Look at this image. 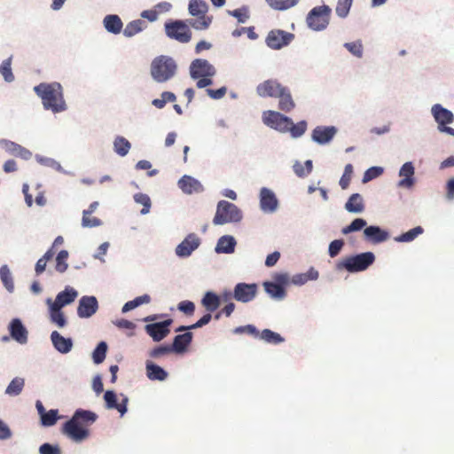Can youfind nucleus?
I'll return each instance as SVG.
<instances>
[{
	"label": "nucleus",
	"mask_w": 454,
	"mask_h": 454,
	"mask_svg": "<svg viewBox=\"0 0 454 454\" xmlns=\"http://www.w3.org/2000/svg\"><path fill=\"white\" fill-rule=\"evenodd\" d=\"M353 175L352 164H347L344 168V173L340 179V187L345 190L348 187Z\"/></svg>",
	"instance_id": "54"
},
{
	"label": "nucleus",
	"mask_w": 454,
	"mask_h": 454,
	"mask_svg": "<svg viewBox=\"0 0 454 454\" xmlns=\"http://www.w3.org/2000/svg\"><path fill=\"white\" fill-rule=\"evenodd\" d=\"M51 321L58 327L63 328L67 325V319L61 309H56V307L49 306Z\"/></svg>",
	"instance_id": "38"
},
{
	"label": "nucleus",
	"mask_w": 454,
	"mask_h": 454,
	"mask_svg": "<svg viewBox=\"0 0 454 454\" xmlns=\"http://www.w3.org/2000/svg\"><path fill=\"white\" fill-rule=\"evenodd\" d=\"M220 303V297L213 292H207L201 300V304L208 312H213L217 309Z\"/></svg>",
	"instance_id": "33"
},
{
	"label": "nucleus",
	"mask_w": 454,
	"mask_h": 454,
	"mask_svg": "<svg viewBox=\"0 0 454 454\" xmlns=\"http://www.w3.org/2000/svg\"><path fill=\"white\" fill-rule=\"evenodd\" d=\"M263 286L266 293L274 299L281 300L286 296V290L279 284H276L275 282H264Z\"/></svg>",
	"instance_id": "35"
},
{
	"label": "nucleus",
	"mask_w": 454,
	"mask_h": 454,
	"mask_svg": "<svg viewBox=\"0 0 454 454\" xmlns=\"http://www.w3.org/2000/svg\"><path fill=\"white\" fill-rule=\"evenodd\" d=\"M275 10H286L297 4L298 0H265Z\"/></svg>",
	"instance_id": "46"
},
{
	"label": "nucleus",
	"mask_w": 454,
	"mask_h": 454,
	"mask_svg": "<svg viewBox=\"0 0 454 454\" xmlns=\"http://www.w3.org/2000/svg\"><path fill=\"white\" fill-rule=\"evenodd\" d=\"M276 98H278V109L283 112L289 113L295 107V103L287 87H285Z\"/></svg>",
	"instance_id": "29"
},
{
	"label": "nucleus",
	"mask_w": 454,
	"mask_h": 454,
	"mask_svg": "<svg viewBox=\"0 0 454 454\" xmlns=\"http://www.w3.org/2000/svg\"><path fill=\"white\" fill-rule=\"evenodd\" d=\"M189 13L198 17L197 20L191 22V26L197 30L208 28L212 23V17L207 16L208 5L204 0H190L188 5Z\"/></svg>",
	"instance_id": "6"
},
{
	"label": "nucleus",
	"mask_w": 454,
	"mask_h": 454,
	"mask_svg": "<svg viewBox=\"0 0 454 454\" xmlns=\"http://www.w3.org/2000/svg\"><path fill=\"white\" fill-rule=\"evenodd\" d=\"M134 200L137 203L143 205V208L140 210L142 215L149 213L151 208V200L148 195L145 193H137L134 196Z\"/></svg>",
	"instance_id": "52"
},
{
	"label": "nucleus",
	"mask_w": 454,
	"mask_h": 454,
	"mask_svg": "<svg viewBox=\"0 0 454 454\" xmlns=\"http://www.w3.org/2000/svg\"><path fill=\"white\" fill-rule=\"evenodd\" d=\"M235 333H248L255 337L259 336V331L253 325H247L244 326H239L234 330Z\"/></svg>",
	"instance_id": "64"
},
{
	"label": "nucleus",
	"mask_w": 454,
	"mask_h": 454,
	"mask_svg": "<svg viewBox=\"0 0 454 454\" xmlns=\"http://www.w3.org/2000/svg\"><path fill=\"white\" fill-rule=\"evenodd\" d=\"M51 340L54 348L62 354L68 353L73 348V341L70 338L63 337L59 332L53 331Z\"/></svg>",
	"instance_id": "26"
},
{
	"label": "nucleus",
	"mask_w": 454,
	"mask_h": 454,
	"mask_svg": "<svg viewBox=\"0 0 454 454\" xmlns=\"http://www.w3.org/2000/svg\"><path fill=\"white\" fill-rule=\"evenodd\" d=\"M5 145L6 148L14 155L20 156L25 160H27L31 157V153L27 149L22 147L21 145L14 142H5Z\"/></svg>",
	"instance_id": "40"
},
{
	"label": "nucleus",
	"mask_w": 454,
	"mask_h": 454,
	"mask_svg": "<svg viewBox=\"0 0 454 454\" xmlns=\"http://www.w3.org/2000/svg\"><path fill=\"white\" fill-rule=\"evenodd\" d=\"M178 186L186 194L203 191L202 184L197 179L186 175L178 181Z\"/></svg>",
	"instance_id": "25"
},
{
	"label": "nucleus",
	"mask_w": 454,
	"mask_h": 454,
	"mask_svg": "<svg viewBox=\"0 0 454 454\" xmlns=\"http://www.w3.org/2000/svg\"><path fill=\"white\" fill-rule=\"evenodd\" d=\"M306 129L307 122L305 121H301L296 124H294L292 121V124L290 125V129H288V131L291 132L292 137H299L305 133Z\"/></svg>",
	"instance_id": "55"
},
{
	"label": "nucleus",
	"mask_w": 454,
	"mask_h": 454,
	"mask_svg": "<svg viewBox=\"0 0 454 454\" xmlns=\"http://www.w3.org/2000/svg\"><path fill=\"white\" fill-rule=\"evenodd\" d=\"M107 345L105 341H101L98 344L97 348L92 353V359L95 364H101L106 356Z\"/></svg>",
	"instance_id": "44"
},
{
	"label": "nucleus",
	"mask_w": 454,
	"mask_h": 454,
	"mask_svg": "<svg viewBox=\"0 0 454 454\" xmlns=\"http://www.w3.org/2000/svg\"><path fill=\"white\" fill-rule=\"evenodd\" d=\"M344 246V241L342 239H335L332 241L329 245L328 253L330 257H336L340 252L341 251Z\"/></svg>",
	"instance_id": "60"
},
{
	"label": "nucleus",
	"mask_w": 454,
	"mask_h": 454,
	"mask_svg": "<svg viewBox=\"0 0 454 454\" xmlns=\"http://www.w3.org/2000/svg\"><path fill=\"white\" fill-rule=\"evenodd\" d=\"M260 205L263 211H274L278 207V200L275 194L267 188H262L260 192Z\"/></svg>",
	"instance_id": "24"
},
{
	"label": "nucleus",
	"mask_w": 454,
	"mask_h": 454,
	"mask_svg": "<svg viewBox=\"0 0 454 454\" xmlns=\"http://www.w3.org/2000/svg\"><path fill=\"white\" fill-rule=\"evenodd\" d=\"M258 292V286L254 283H239L233 290V298L240 302L247 303L253 301Z\"/></svg>",
	"instance_id": "12"
},
{
	"label": "nucleus",
	"mask_w": 454,
	"mask_h": 454,
	"mask_svg": "<svg viewBox=\"0 0 454 454\" xmlns=\"http://www.w3.org/2000/svg\"><path fill=\"white\" fill-rule=\"evenodd\" d=\"M345 208L350 213H362L364 210L363 197L359 193H353L346 202Z\"/></svg>",
	"instance_id": "31"
},
{
	"label": "nucleus",
	"mask_w": 454,
	"mask_h": 454,
	"mask_svg": "<svg viewBox=\"0 0 454 454\" xmlns=\"http://www.w3.org/2000/svg\"><path fill=\"white\" fill-rule=\"evenodd\" d=\"M0 74L7 82L14 80V75L12 71V57L4 59L0 66Z\"/></svg>",
	"instance_id": "45"
},
{
	"label": "nucleus",
	"mask_w": 454,
	"mask_h": 454,
	"mask_svg": "<svg viewBox=\"0 0 454 454\" xmlns=\"http://www.w3.org/2000/svg\"><path fill=\"white\" fill-rule=\"evenodd\" d=\"M399 176L403 178L398 182V186L408 189L411 188L414 185V167L412 163H404L399 171Z\"/></svg>",
	"instance_id": "23"
},
{
	"label": "nucleus",
	"mask_w": 454,
	"mask_h": 454,
	"mask_svg": "<svg viewBox=\"0 0 454 454\" xmlns=\"http://www.w3.org/2000/svg\"><path fill=\"white\" fill-rule=\"evenodd\" d=\"M173 352V348L168 345L159 346L152 349L149 353V356L152 358H159L160 356H166Z\"/></svg>",
	"instance_id": "57"
},
{
	"label": "nucleus",
	"mask_w": 454,
	"mask_h": 454,
	"mask_svg": "<svg viewBox=\"0 0 454 454\" xmlns=\"http://www.w3.org/2000/svg\"><path fill=\"white\" fill-rule=\"evenodd\" d=\"M35 92L42 98V103L46 110L53 113L63 112L67 105L63 96V89L60 83L42 82L34 88Z\"/></svg>",
	"instance_id": "2"
},
{
	"label": "nucleus",
	"mask_w": 454,
	"mask_h": 454,
	"mask_svg": "<svg viewBox=\"0 0 454 454\" xmlns=\"http://www.w3.org/2000/svg\"><path fill=\"white\" fill-rule=\"evenodd\" d=\"M259 336L262 340L269 343L278 344L284 341V338L278 333H275L270 329H264L262 333H259Z\"/></svg>",
	"instance_id": "42"
},
{
	"label": "nucleus",
	"mask_w": 454,
	"mask_h": 454,
	"mask_svg": "<svg viewBox=\"0 0 454 454\" xmlns=\"http://www.w3.org/2000/svg\"><path fill=\"white\" fill-rule=\"evenodd\" d=\"M331 8L327 5L314 7L308 14L306 21L309 28L321 31L329 24Z\"/></svg>",
	"instance_id": "7"
},
{
	"label": "nucleus",
	"mask_w": 454,
	"mask_h": 454,
	"mask_svg": "<svg viewBox=\"0 0 454 454\" xmlns=\"http://www.w3.org/2000/svg\"><path fill=\"white\" fill-rule=\"evenodd\" d=\"M40 454H61V450L58 445H51L50 443H43L39 448Z\"/></svg>",
	"instance_id": "63"
},
{
	"label": "nucleus",
	"mask_w": 454,
	"mask_h": 454,
	"mask_svg": "<svg viewBox=\"0 0 454 454\" xmlns=\"http://www.w3.org/2000/svg\"><path fill=\"white\" fill-rule=\"evenodd\" d=\"M54 254H55L54 250L52 248H50L43 255V257H41L37 261V262L35 264V268L36 275H40V274H42L45 270V268H46V265H47V262L51 260L53 258Z\"/></svg>",
	"instance_id": "43"
},
{
	"label": "nucleus",
	"mask_w": 454,
	"mask_h": 454,
	"mask_svg": "<svg viewBox=\"0 0 454 454\" xmlns=\"http://www.w3.org/2000/svg\"><path fill=\"white\" fill-rule=\"evenodd\" d=\"M146 376L151 380L163 381L168 378V372L150 360L145 363Z\"/></svg>",
	"instance_id": "27"
},
{
	"label": "nucleus",
	"mask_w": 454,
	"mask_h": 454,
	"mask_svg": "<svg viewBox=\"0 0 454 454\" xmlns=\"http://www.w3.org/2000/svg\"><path fill=\"white\" fill-rule=\"evenodd\" d=\"M432 114L439 124L438 127L452 123L454 121L453 114L450 110L442 107L440 104L433 106Z\"/></svg>",
	"instance_id": "22"
},
{
	"label": "nucleus",
	"mask_w": 454,
	"mask_h": 454,
	"mask_svg": "<svg viewBox=\"0 0 454 454\" xmlns=\"http://www.w3.org/2000/svg\"><path fill=\"white\" fill-rule=\"evenodd\" d=\"M319 273L314 268H310L305 273H299L293 277L291 282L294 285H304L309 280H316L318 278Z\"/></svg>",
	"instance_id": "34"
},
{
	"label": "nucleus",
	"mask_w": 454,
	"mask_h": 454,
	"mask_svg": "<svg viewBox=\"0 0 454 454\" xmlns=\"http://www.w3.org/2000/svg\"><path fill=\"white\" fill-rule=\"evenodd\" d=\"M241 210L233 203L221 200L217 204L216 212L213 219L215 225H222L228 223H238L242 219Z\"/></svg>",
	"instance_id": "5"
},
{
	"label": "nucleus",
	"mask_w": 454,
	"mask_h": 454,
	"mask_svg": "<svg viewBox=\"0 0 454 454\" xmlns=\"http://www.w3.org/2000/svg\"><path fill=\"white\" fill-rule=\"evenodd\" d=\"M424 232V229L421 226H417L402 235L395 237V240L397 242H411L414 240L419 235Z\"/></svg>",
	"instance_id": "41"
},
{
	"label": "nucleus",
	"mask_w": 454,
	"mask_h": 454,
	"mask_svg": "<svg viewBox=\"0 0 454 454\" xmlns=\"http://www.w3.org/2000/svg\"><path fill=\"white\" fill-rule=\"evenodd\" d=\"M200 246V239L197 235L189 234L176 248L178 256H189Z\"/></svg>",
	"instance_id": "18"
},
{
	"label": "nucleus",
	"mask_w": 454,
	"mask_h": 454,
	"mask_svg": "<svg viewBox=\"0 0 454 454\" xmlns=\"http://www.w3.org/2000/svg\"><path fill=\"white\" fill-rule=\"evenodd\" d=\"M0 277L6 289L12 292L14 288V285L11 271L7 265H3L0 268Z\"/></svg>",
	"instance_id": "48"
},
{
	"label": "nucleus",
	"mask_w": 454,
	"mask_h": 454,
	"mask_svg": "<svg viewBox=\"0 0 454 454\" xmlns=\"http://www.w3.org/2000/svg\"><path fill=\"white\" fill-rule=\"evenodd\" d=\"M263 123L281 132L288 131L292 124V119L279 112L268 110L262 114Z\"/></svg>",
	"instance_id": "9"
},
{
	"label": "nucleus",
	"mask_w": 454,
	"mask_h": 454,
	"mask_svg": "<svg viewBox=\"0 0 454 454\" xmlns=\"http://www.w3.org/2000/svg\"><path fill=\"white\" fill-rule=\"evenodd\" d=\"M172 323L173 320L169 318L162 322L148 324L145 326V331L154 341L159 342L169 334Z\"/></svg>",
	"instance_id": "11"
},
{
	"label": "nucleus",
	"mask_w": 454,
	"mask_h": 454,
	"mask_svg": "<svg viewBox=\"0 0 454 454\" xmlns=\"http://www.w3.org/2000/svg\"><path fill=\"white\" fill-rule=\"evenodd\" d=\"M177 308L187 316H192L195 310V305L191 301H183L179 302Z\"/></svg>",
	"instance_id": "62"
},
{
	"label": "nucleus",
	"mask_w": 454,
	"mask_h": 454,
	"mask_svg": "<svg viewBox=\"0 0 454 454\" xmlns=\"http://www.w3.org/2000/svg\"><path fill=\"white\" fill-rule=\"evenodd\" d=\"M104 27L109 33L117 35L122 30L123 23L116 14H109L104 18Z\"/></svg>",
	"instance_id": "30"
},
{
	"label": "nucleus",
	"mask_w": 454,
	"mask_h": 454,
	"mask_svg": "<svg viewBox=\"0 0 454 454\" xmlns=\"http://www.w3.org/2000/svg\"><path fill=\"white\" fill-rule=\"evenodd\" d=\"M68 258V252L67 250H61L57 257H56V266L55 269L58 272L63 273L68 268V263L67 262Z\"/></svg>",
	"instance_id": "49"
},
{
	"label": "nucleus",
	"mask_w": 454,
	"mask_h": 454,
	"mask_svg": "<svg viewBox=\"0 0 454 454\" xmlns=\"http://www.w3.org/2000/svg\"><path fill=\"white\" fill-rule=\"evenodd\" d=\"M78 293L73 287L67 286L64 291L58 294L54 301L48 298L46 303L49 306L56 307V309H62L64 306L72 303L77 297Z\"/></svg>",
	"instance_id": "15"
},
{
	"label": "nucleus",
	"mask_w": 454,
	"mask_h": 454,
	"mask_svg": "<svg viewBox=\"0 0 454 454\" xmlns=\"http://www.w3.org/2000/svg\"><path fill=\"white\" fill-rule=\"evenodd\" d=\"M294 38V35L292 33L275 29L269 32L266 37V43L270 49L278 50L288 45Z\"/></svg>",
	"instance_id": "10"
},
{
	"label": "nucleus",
	"mask_w": 454,
	"mask_h": 454,
	"mask_svg": "<svg viewBox=\"0 0 454 454\" xmlns=\"http://www.w3.org/2000/svg\"><path fill=\"white\" fill-rule=\"evenodd\" d=\"M104 400L107 409H115L122 416L127 411L128 398L123 397L121 403H117V395L113 390L106 391Z\"/></svg>",
	"instance_id": "21"
},
{
	"label": "nucleus",
	"mask_w": 454,
	"mask_h": 454,
	"mask_svg": "<svg viewBox=\"0 0 454 454\" xmlns=\"http://www.w3.org/2000/svg\"><path fill=\"white\" fill-rule=\"evenodd\" d=\"M101 224V220L91 215L82 213V225L85 228L97 227Z\"/></svg>",
	"instance_id": "58"
},
{
	"label": "nucleus",
	"mask_w": 454,
	"mask_h": 454,
	"mask_svg": "<svg viewBox=\"0 0 454 454\" xmlns=\"http://www.w3.org/2000/svg\"><path fill=\"white\" fill-rule=\"evenodd\" d=\"M383 173V168L380 167H372L368 168L363 176V183H367L378 176H380Z\"/></svg>",
	"instance_id": "59"
},
{
	"label": "nucleus",
	"mask_w": 454,
	"mask_h": 454,
	"mask_svg": "<svg viewBox=\"0 0 454 454\" xmlns=\"http://www.w3.org/2000/svg\"><path fill=\"white\" fill-rule=\"evenodd\" d=\"M344 47L354 56L361 58L363 56V44L361 41L346 43Z\"/></svg>",
	"instance_id": "56"
},
{
	"label": "nucleus",
	"mask_w": 454,
	"mask_h": 454,
	"mask_svg": "<svg viewBox=\"0 0 454 454\" xmlns=\"http://www.w3.org/2000/svg\"><path fill=\"white\" fill-rule=\"evenodd\" d=\"M24 386H25L24 379L16 377L10 382V384L6 387L5 394L12 395V396L18 395L22 392Z\"/></svg>",
	"instance_id": "39"
},
{
	"label": "nucleus",
	"mask_w": 454,
	"mask_h": 454,
	"mask_svg": "<svg viewBox=\"0 0 454 454\" xmlns=\"http://www.w3.org/2000/svg\"><path fill=\"white\" fill-rule=\"evenodd\" d=\"M8 329L11 337L14 340L20 344H26L27 342L28 333L20 319L13 318L10 322Z\"/></svg>",
	"instance_id": "19"
},
{
	"label": "nucleus",
	"mask_w": 454,
	"mask_h": 454,
	"mask_svg": "<svg viewBox=\"0 0 454 454\" xmlns=\"http://www.w3.org/2000/svg\"><path fill=\"white\" fill-rule=\"evenodd\" d=\"M192 340V333L191 332H186L183 334L176 335L170 347L173 348V352L183 353L186 350Z\"/></svg>",
	"instance_id": "28"
},
{
	"label": "nucleus",
	"mask_w": 454,
	"mask_h": 454,
	"mask_svg": "<svg viewBox=\"0 0 454 454\" xmlns=\"http://www.w3.org/2000/svg\"><path fill=\"white\" fill-rule=\"evenodd\" d=\"M58 419V410H50L41 417V423L43 427H51L56 424Z\"/></svg>",
	"instance_id": "53"
},
{
	"label": "nucleus",
	"mask_w": 454,
	"mask_h": 454,
	"mask_svg": "<svg viewBox=\"0 0 454 454\" xmlns=\"http://www.w3.org/2000/svg\"><path fill=\"white\" fill-rule=\"evenodd\" d=\"M190 74L193 79L212 77L215 74V69L207 60L197 59L191 64Z\"/></svg>",
	"instance_id": "13"
},
{
	"label": "nucleus",
	"mask_w": 454,
	"mask_h": 454,
	"mask_svg": "<svg viewBox=\"0 0 454 454\" xmlns=\"http://www.w3.org/2000/svg\"><path fill=\"white\" fill-rule=\"evenodd\" d=\"M130 147V143L123 137L119 136L114 141V150L120 156L127 155Z\"/></svg>",
	"instance_id": "37"
},
{
	"label": "nucleus",
	"mask_w": 454,
	"mask_h": 454,
	"mask_svg": "<svg viewBox=\"0 0 454 454\" xmlns=\"http://www.w3.org/2000/svg\"><path fill=\"white\" fill-rule=\"evenodd\" d=\"M165 33L169 38L182 43H186L192 39V32L183 20L166 22Z\"/></svg>",
	"instance_id": "8"
},
{
	"label": "nucleus",
	"mask_w": 454,
	"mask_h": 454,
	"mask_svg": "<svg viewBox=\"0 0 454 454\" xmlns=\"http://www.w3.org/2000/svg\"><path fill=\"white\" fill-rule=\"evenodd\" d=\"M145 27V24L143 20H132L126 25L125 28L123 29V35L127 37H131L143 31Z\"/></svg>",
	"instance_id": "36"
},
{
	"label": "nucleus",
	"mask_w": 454,
	"mask_h": 454,
	"mask_svg": "<svg viewBox=\"0 0 454 454\" xmlns=\"http://www.w3.org/2000/svg\"><path fill=\"white\" fill-rule=\"evenodd\" d=\"M337 133V129L333 126H317L311 134L312 139L320 145L329 143Z\"/></svg>",
	"instance_id": "17"
},
{
	"label": "nucleus",
	"mask_w": 454,
	"mask_h": 454,
	"mask_svg": "<svg viewBox=\"0 0 454 454\" xmlns=\"http://www.w3.org/2000/svg\"><path fill=\"white\" fill-rule=\"evenodd\" d=\"M365 239L373 244H379L388 239L389 234L379 226H369L364 230Z\"/></svg>",
	"instance_id": "20"
},
{
	"label": "nucleus",
	"mask_w": 454,
	"mask_h": 454,
	"mask_svg": "<svg viewBox=\"0 0 454 454\" xmlns=\"http://www.w3.org/2000/svg\"><path fill=\"white\" fill-rule=\"evenodd\" d=\"M366 224L367 223L364 219L356 218L351 222L349 225H347L344 228H342L341 232L342 234L347 235L350 232L358 231L364 228Z\"/></svg>",
	"instance_id": "47"
},
{
	"label": "nucleus",
	"mask_w": 454,
	"mask_h": 454,
	"mask_svg": "<svg viewBox=\"0 0 454 454\" xmlns=\"http://www.w3.org/2000/svg\"><path fill=\"white\" fill-rule=\"evenodd\" d=\"M353 0H338L335 8L336 14L340 18L347 17L349 12Z\"/></svg>",
	"instance_id": "51"
},
{
	"label": "nucleus",
	"mask_w": 454,
	"mask_h": 454,
	"mask_svg": "<svg viewBox=\"0 0 454 454\" xmlns=\"http://www.w3.org/2000/svg\"><path fill=\"white\" fill-rule=\"evenodd\" d=\"M284 89L277 80H267L257 86L256 92L262 98H277Z\"/></svg>",
	"instance_id": "16"
},
{
	"label": "nucleus",
	"mask_w": 454,
	"mask_h": 454,
	"mask_svg": "<svg viewBox=\"0 0 454 454\" xmlns=\"http://www.w3.org/2000/svg\"><path fill=\"white\" fill-rule=\"evenodd\" d=\"M375 262L372 252H364L343 258L336 263L337 270H346L348 272H360L367 270Z\"/></svg>",
	"instance_id": "3"
},
{
	"label": "nucleus",
	"mask_w": 454,
	"mask_h": 454,
	"mask_svg": "<svg viewBox=\"0 0 454 454\" xmlns=\"http://www.w3.org/2000/svg\"><path fill=\"white\" fill-rule=\"evenodd\" d=\"M229 13L231 16L237 18L238 21L240 23H245L249 18L248 9L247 7H241L233 11H230Z\"/></svg>",
	"instance_id": "61"
},
{
	"label": "nucleus",
	"mask_w": 454,
	"mask_h": 454,
	"mask_svg": "<svg viewBox=\"0 0 454 454\" xmlns=\"http://www.w3.org/2000/svg\"><path fill=\"white\" fill-rule=\"evenodd\" d=\"M98 416L90 411L77 410L73 417L62 427V433L74 442L85 440L90 433L85 427L93 424Z\"/></svg>",
	"instance_id": "1"
},
{
	"label": "nucleus",
	"mask_w": 454,
	"mask_h": 454,
	"mask_svg": "<svg viewBox=\"0 0 454 454\" xmlns=\"http://www.w3.org/2000/svg\"><path fill=\"white\" fill-rule=\"evenodd\" d=\"M177 66L168 56L156 57L151 64V75L157 82L170 80L176 73Z\"/></svg>",
	"instance_id": "4"
},
{
	"label": "nucleus",
	"mask_w": 454,
	"mask_h": 454,
	"mask_svg": "<svg viewBox=\"0 0 454 454\" xmlns=\"http://www.w3.org/2000/svg\"><path fill=\"white\" fill-rule=\"evenodd\" d=\"M211 318H212L211 312H208V313L205 314L200 319H199L195 324L188 325V326L182 325V326L178 327L176 330V332H184V331H187V330H193V329L200 328V327L207 325L210 322Z\"/></svg>",
	"instance_id": "50"
},
{
	"label": "nucleus",
	"mask_w": 454,
	"mask_h": 454,
	"mask_svg": "<svg viewBox=\"0 0 454 454\" xmlns=\"http://www.w3.org/2000/svg\"><path fill=\"white\" fill-rule=\"evenodd\" d=\"M98 309V302L95 296H82L79 301L77 315L81 318L93 316Z\"/></svg>",
	"instance_id": "14"
},
{
	"label": "nucleus",
	"mask_w": 454,
	"mask_h": 454,
	"mask_svg": "<svg viewBox=\"0 0 454 454\" xmlns=\"http://www.w3.org/2000/svg\"><path fill=\"white\" fill-rule=\"evenodd\" d=\"M236 241L231 236H223L218 239L215 247L216 253L230 254L235 249Z\"/></svg>",
	"instance_id": "32"
}]
</instances>
